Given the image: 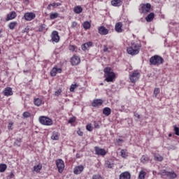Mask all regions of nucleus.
I'll return each instance as SVG.
<instances>
[{
    "instance_id": "f257e3e1",
    "label": "nucleus",
    "mask_w": 179,
    "mask_h": 179,
    "mask_svg": "<svg viewBox=\"0 0 179 179\" xmlns=\"http://www.w3.org/2000/svg\"><path fill=\"white\" fill-rule=\"evenodd\" d=\"M105 80L106 82H114L115 79V73L113 71L111 67H106L103 69Z\"/></svg>"
},
{
    "instance_id": "f03ea898",
    "label": "nucleus",
    "mask_w": 179,
    "mask_h": 179,
    "mask_svg": "<svg viewBox=\"0 0 179 179\" xmlns=\"http://www.w3.org/2000/svg\"><path fill=\"white\" fill-rule=\"evenodd\" d=\"M142 46L141 44L133 43L131 46L127 48V51L129 55H137L139 54V51H141V48Z\"/></svg>"
},
{
    "instance_id": "7ed1b4c3",
    "label": "nucleus",
    "mask_w": 179,
    "mask_h": 179,
    "mask_svg": "<svg viewBox=\"0 0 179 179\" xmlns=\"http://www.w3.org/2000/svg\"><path fill=\"white\" fill-rule=\"evenodd\" d=\"M164 63V59L163 57L155 55L150 58V65H162V64Z\"/></svg>"
},
{
    "instance_id": "20e7f679",
    "label": "nucleus",
    "mask_w": 179,
    "mask_h": 179,
    "mask_svg": "<svg viewBox=\"0 0 179 179\" xmlns=\"http://www.w3.org/2000/svg\"><path fill=\"white\" fill-rule=\"evenodd\" d=\"M141 78V73L138 70H134L133 72L129 74V80L131 83H136Z\"/></svg>"
},
{
    "instance_id": "39448f33",
    "label": "nucleus",
    "mask_w": 179,
    "mask_h": 179,
    "mask_svg": "<svg viewBox=\"0 0 179 179\" xmlns=\"http://www.w3.org/2000/svg\"><path fill=\"white\" fill-rule=\"evenodd\" d=\"M40 124L42 125H52V120L45 116H41L38 118Z\"/></svg>"
},
{
    "instance_id": "423d86ee",
    "label": "nucleus",
    "mask_w": 179,
    "mask_h": 179,
    "mask_svg": "<svg viewBox=\"0 0 179 179\" xmlns=\"http://www.w3.org/2000/svg\"><path fill=\"white\" fill-rule=\"evenodd\" d=\"M161 176H166L169 179H174L177 178V173H175L174 171H167L166 170L161 171L160 173Z\"/></svg>"
},
{
    "instance_id": "0eeeda50",
    "label": "nucleus",
    "mask_w": 179,
    "mask_h": 179,
    "mask_svg": "<svg viewBox=\"0 0 179 179\" xmlns=\"http://www.w3.org/2000/svg\"><path fill=\"white\" fill-rule=\"evenodd\" d=\"M56 166L58 169L59 173H62L64 172V169H65V163L64 160L59 159L56 160Z\"/></svg>"
},
{
    "instance_id": "6e6552de",
    "label": "nucleus",
    "mask_w": 179,
    "mask_h": 179,
    "mask_svg": "<svg viewBox=\"0 0 179 179\" xmlns=\"http://www.w3.org/2000/svg\"><path fill=\"white\" fill-rule=\"evenodd\" d=\"M51 40L52 43H59V35H58V31H53L50 35Z\"/></svg>"
},
{
    "instance_id": "1a4fd4ad",
    "label": "nucleus",
    "mask_w": 179,
    "mask_h": 179,
    "mask_svg": "<svg viewBox=\"0 0 179 179\" xmlns=\"http://www.w3.org/2000/svg\"><path fill=\"white\" fill-rule=\"evenodd\" d=\"M71 65H73V66H75L76 65H79V64H80V57L74 55L71 58Z\"/></svg>"
},
{
    "instance_id": "9d476101",
    "label": "nucleus",
    "mask_w": 179,
    "mask_h": 179,
    "mask_svg": "<svg viewBox=\"0 0 179 179\" xmlns=\"http://www.w3.org/2000/svg\"><path fill=\"white\" fill-rule=\"evenodd\" d=\"M95 154L98 156H106L107 155V152L103 148H100L99 147L94 148Z\"/></svg>"
},
{
    "instance_id": "9b49d317",
    "label": "nucleus",
    "mask_w": 179,
    "mask_h": 179,
    "mask_svg": "<svg viewBox=\"0 0 179 179\" xmlns=\"http://www.w3.org/2000/svg\"><path fill=\"white\" fill-rule=\"evenodd\" d=\"M151 8H152V5H150V3H147L141 6V10L142 13H148V12L150 11Z\"/></svg>"
},
{
    "instance_id": "f8f14e48",
    "label": "nucleus",
    "mask_w": 179,
    "mask_h": 179,
    "mask_svg": "<svg viewBox=\"0 0 179 179\" xmlns=\"http://www.w3.org/2000/svg\"><path fill=\"white\" fill-rule=\"evenodd\" d=\"M24 17L25 20L30 22L31 20H33V19L36 17V14L34 13H25L24 15Z\"/></svg>"
},
{
    "instance_id": "ddd939ff",
    "label": "nucleus",
    "mask_w": 179,
    "mask_h": 179,
    "mask_svg": "<svg viewBox=\"0 0 179 179\" xmlns=\"http://www.w3.org/2000/svg\"><path fill=\"white\" fill-rule=\"evenodd\" d=\"M108 31L109 30L104 26H101L98 28V33H99L101 36H107V34H108Z\"/></svg>"
},
{
    "instance_id": "4468645a",
    "label": "nucleus",
    "mask_w": 179,
    "mask_h": 179,
    "mask_svg": "<svg viewBox=\"0 0 179 179\" xmlns=\"http://www.w3.org/2000/svg\"><path fill=\"white\" fill-rule=\"evenodd\" d=\"M119 179H131V173L128 171L123 172L120 175Z\"/></svg>"
},
{
    "instance_id": "2eb2a0df",
    "label": "nucleus",
    "mask_w": 179,
    "mask_h": 179,
    "mask_svg": "<svg viewBox=\"0 0 179 179\" xmlns=\"http://www.w3.org/2000/svg\"><path fill=\"white\" fill-rule=\"evenodd\" d=\"M103 104V100L101 99H94L92 103V107H100Z\"/></svg>"
},
{
    "instance_id": "dca6fc26",
    "label": "nucleus",
    "mask_w": 179,
    "mask_h": 179,
    "mask_svg": "<svg viewBox=\"0 0 179 179\" xmlns=\"http://www.w3.org/2000/svg\"><path fill=\"white\" fill-rule=\"evenodd\" d=\"M4 96L8 97V96H12L13 94V92L12 91V88L7 87L4 89L3 92Z\"/></svg>"
},
{
    "instance_id": "f3484780",
    "label": "nucleus",
    "mask_w": 179,
    "mask_h": 179,
    "mask_svg": "<svg viewBox=\"0 0 179 179\" xmlns=\"http://www.w3.org/2000/svg\"><path fill=\"white\" fill-rule=\"evenodd\" d=\"M83 169H85L83 167V165H80V166H76L73 169L74 174H80V173H82V171H83Z\"/></svg>"
},
{
    "instance_id": "a211bd4d",
    "label": "nucleus",
    "mask_w": 179,
    "mask_h": 179,
    "mask_svg": "<svg viewBox=\"0 0 179 179\" xmlns=\"http://www.w3.org/2000/svg\"><path fill=\"white\" fill-rule=\"evenodd\" d=\"M15 17H16V12L12 11L10 14L7 15L6 20V22H8V20H13V19H15Z\"/></svg>"
},
{
    "instance_id": "6ab92c4d",
    "label": "nucleus",
    "mask_w": 179,
    "mask_h": 179,
    "mask_svg": "<svg viewBox=\"0 0 179 179\" xmlns=\"http://www.w3.org/2000/svg\"><path fill=\"white\" fill-rule=\"evenodd\" d=\"M115 29L117 33H122V22H117Z\"/></svg>"
},
{
    "instance_id": "aec40b11",
    "label": "nucleus",
    "mask_w": 179,
    "mask_h": 179,
    "mask_svg": "<svg viewBox=\"0 0 179 179\" xmlns=\"http://www.w3.org/2000/svg\"><path fill=\"white\" fill-rule=\"evenodd\" d=\"M93 45L92 42H87L82 45L81 48L83 51H86L90 47H92Z\"/></svg>"
},
{
    "instance_id": "412c9836",
    "label": "nucleus",
    "mask_w": 179,
    "mask_h": 179,
    "mask_svg": "<svg viewBox=\"0 0 179 179\" xmlns=\"http://www.w3.org/2000/svg\"><path fill=\"white\" fill-rule=\"evenodd\" d=\"M102 113L103 115H106V117H108L111 115V108H110L109 107H106L103 109Z\"/></svg>"
},
{
    "instance_id": "4be33fe9",
    "label": "nucleus",
    "mask_w": 179,
    "mask_h": 179,
    "mask_svg": "<svg viewBox=\"0 0 179 179\" xmlns=\"http://www.w3.org/2000/svg\"><path fill=\"white\" fill-rule=\"evenodd\" d=\"M74 13L79 15V13H82L83 12V8L80 6H75L73 8Z\"/></svg>"
},
{
    "instance_id": "5701e85b",
    "label": "nucleus",
    "mask_w": 179,
    "mask_h": 179,
    "mask_svg": "<svg viewBox=\"0 0 179 179\" xmlns=\"http://www.w3.org/2000/svg\"><path fill=\"white\" fill-rule=\"evenodd\" d=\"M111 5H113V6H121V5H122V0H112Z\"/></svg>"
},
{
    "instance_id": "b1692460",
    "label": "nucleus",
    "mask_w": 179,
    "mask_h": 179,
    "mask_svg": "<svg viewBox=\"0 0 179 179\" xmlns=\"http://www.w3.org/2000/svg\"><path fill=\"white\" fill-rule=\"evenodd\" d=\"M153 19H155V14H154V13H150L145 17L146 22H152V20H153Z\"/></svg>"
},
{
    "instance_id": "393cba45",
    "label": "nucleus",
    "mask_w": 179,
    "mask_h": 179,
    "mask_svg": "<svg viewBox=\"0 0 179 179\" xmlns=\"http://www.w3.org/2000/svg\"><path fill=\"white\" fill-rule=\"evenodd\" d=\"M51 139L52 141H58L59 139V134L57 131H53L51 136Z\"/></svg>"
},
{
    "instance_id": "a878e982",
    "label": "nucleus",
    "mask_w": 179,
    "mask_h": 179,
    "mask_svg": "<svg viewBox=\"0 0 179 179\" xmlns=\"http://www.w3.org/2000/svg\"><path fill=\"white\" fill-rule=\"evenodd\" d=\"M41 169H43V164H38V165L34 166V171L36 173H40V171H41Z\"/></svg>"
},
{
    "instance_id": "bb28decb",
    "label": "nucleus",
    "mask_w": 179,
    "mask_h": 179,
    "mask_svg": "<svg viewBox=\"0 0 179 179\" xmlns=\"http://www.w3.org/2000/svg\"><path fill=\"white\" fill-rule=\"evenodd\" d=\"M83 27L85 30H89L92 27V24L88 21H85L83 23Z\"/></svg>"
},
{
    "instance_id": "cd10ccee",
    "label": "nucleus",
    "mask_w": 179,
    "mask_h": 179,
    "mask_svg": "<svg viewBox=\"0 0 179 179\" xmlns=\"http://www.w3.org/2000/svg\"><path fill=\"white\" fill-rule=\"evenodd\" d=\"M22 139L23 137L17 138L14 142V146L20 147V145H22Z\"/></svg>"
},
{
    "instance_id": "c85d7f7f",
    "label": "nucleus",
    "mask_w": 179,
    "mask_h": 179,
    "mask_svg": "<svg viewBox=\"0 0 179 179\" xmlns=\"http://www.w3.org/2000/svg\"><path fill=\"white\" fill-rule=\"evenodd\" d=\"M8 169V166L5 164H0V173H5Z\"/></svg>"
},
{
    "instance_id": "c756f323",
    "label": "nucleus",
    "mask_w": 179,
    "mask_h": 179,
    "mask_svg": "<svg viewBox=\"0 0 179 179\" xmlns=\"http://www.w3.org/2000/svg\"><path fill=\"white\" fill-rule=\"evenodd\" d=\"M59 16V14L58 13H50V20H54V19H57Z\"/></svg>"
},
{
    "instance_id": "7c9ffc66",
    "label": "nucleus",
    "mask_w": 179,
    "mask_h": 179,
    "mask_svg": "<svg viewBox=\"0 0 179 179\" xmlns=\"http://www.w3.org/2000/svg\"><path fill=\"white\" fill-rule=\"evenodd\" d=\"M16 26H17V22H12L8 24V27L10 30H14Z\"/></svg>"
},
{
    "instance_id": "2f4dec72",
    "label": "nucleus",
    "mask_w": 179,
    "mask_h": 179,
    "mask_svg": "<svg viewBox=\"0 0 179 179\" xmlns=\"http://www.w3.org/2000/svg\"><path fill=\"white\" fill-rule=\"evenodd\" d=\"M160 93V88L159 87H155L154 89V92H153V97H155L156 99V97H157V95Z\"/></svg>"
},
{
    "instance_id": "473e14b6",
    "label": "nucleus",
    "mask_w": 179,
    "mask_h": 179,
    "mask_svg": "<svg viewBox=\"0 0 179 179\" xmlns=\"http://www.w3.org/2000/svg\"><path fill=\"white\" fill-rule=\"evenodd\" d=\"M146 172L145 171H141L138 174V179H145Z\"/></svg>"
},
{
    "instance_id": "72a5a7b5",
    "label": "nucleus",
    "mask_w": 179,
    "mask_h": 179,
    "mask_svg": "<svg viewBox=\"0 0 179 179\" xmlns=\"http://www.w3.org/2000/svg\"><path fill=\"white\" fill-rule=\"evenodd\" d=\"M155 160L156 162H163V160H164L163 156H162L160 155H155Z\"/></svg>"
},
{
    "instance_id": "f704fd0d",
    "label": "nucleus",
    "mask_w": 179,
    "mask_h": 179,
    "mask_svg": "<svg viewBox=\"0 0 179 179\" xmlns=\"http://www.w3.org/2000/svg\"><path fill=\"white\" fill-rule=\"evenodd\" d=\"M34 102L35 106H37L38 107L39 106H41L42 101L39 98H37L34 100Z\"/></svg>"
},
{
    "instance_id": "c9c22d12",
    "label": "nucleus",
    "mask_w": 179,
    "mask_h": 179,
    "mask_svg": "<svg viewBox=\"0 0 179 179\" xmlns=\"http://www.w3.org/2000/svg\"><path fill=\"white\" fill-rule=\"evenodd\" d=\"M141 163H148L149 162V158L145 155H143L141 158Z\"/></svg>"
},
{
    "instance_id": "e433bc0d",
    "label": "nucleus",
    "mask_w": 179,
    "mask_h": 179,
    "mask_svg": "<svg viewBox=\"0 0 179 179\" xmlns=\"http://www.w3.org/2000/svg\"><path fill=\"white\" fill-rule=\"evenodd\" d=\"M47 27V25H45V24H41L40 26H39V28H38V31H44V30H45Z\"/></svg>"
},
{
    "instance_id": "4c0bfd02",
    "label": "nucleus",
    "mask_w": 179,
    "mask_h": 179,
    "mask_svg": "<svg viewBox=\"0 0 179 179\" xmlns=\"http://www.w3.org/2000/svg\"><path fill=\"white\" fill-rule=\"evenodd\" d=\"M22 116L24 118H30V117H31V113H30V112L26 111L23 113Z\"/></svg>"
},
{
    "instance_id": "58836bf2",
    "label": "nucleus",
    "mask_w": 179,
    "mask_h": 179,
    "mask_svg": "<svg viewBox=\"0 0 179 179\" xmlns=\"http://www.w3.org/2000/svg\"><path fill=\"white\" fill-rule=\"evenodd\" d=\"M57 67H55L50 71V75H51V76H57Z\"/></svg>"
},
{
    "instance_id": "ea45409f",
    "label": "nucleus",
    "mask_w": 179,
    "mask_h": 179,
    "mask_svg": "<svg viewBox=\"0 0 179 179\" xmlns=\"http://www.w3.org/2000/svg\"><path fill=\"white\" fill-rule=\"evenodd\" d=\"M105 166L106 167H108V169H113V164H111L110 161H106Z\"/></svg>"
},
{
    "instance_id": "a19ab883",
    "label": "nucleus",
    "mask_w": 179,
    "mask_h": 179,
    "mask_svg": "<svg viewBox=\"0 0 179 179\" xmlns=\"http://www.w3.org/2000/svg\"><path fill=\"white\" fill-rule=\"evenodd\" d=\"M173 131L175 132V135H177L178 136H179V127H177V125H174L173 126Z\"/></svg>"
},
{
    "instance_id": "79ce46f5",
    "label": "nucleus",
    "mask_w": 179,
    "mask_h": 179,
    "mask_svg": "<svg viewBox=\"0 0 179 179\" xmlns=\"http://www.w3.org/2000/svg\"><path fill=\"white\" fill-rule=\"evenodd\" d=\"M79 86L78 84H72L70 87V92H75V89Z\"/></svg>"
},
{
    "instance_id": "37998d69",
    "label": "nucleus",
    "mask_w": 179,
    "mask_h": 179,
    "mask_svg": "<svg viewBox=\"0 0 179 179\" xmlns=\"http://www.w3.org/2000/svg\"><path fill=\"white\" fill-rule=\"evenodd\" d=\"M120 153H121L122 157L125 158V157H128V154L127 153V151H125V150H122L120 151Z\"/></svg>"
},
{
    "instance_id": "c03bdc74",
    "label": "nucleus",
    "mask_w": 179,
    "mask_h": 179,
    "mask_svg": "<svg viewBox=\"0 0 179 179\" xmlns=\"http://www.w3.org/2000/svg\"><path fill=\"white\" fill-rule=\"evenodd\" d=\"M86 129H87V131H89V132H92V131H93V127H92L91 124H87L86 126Z\"/></svg>"
},
{
    "instance_id": "a18cd8bd",
    "label": "nucleus",
    "mask_w": 179,
    "mask_h": 179,
    "mask_svg": "<svg viewBox=\"0 0 179 179\" xmlns=\"http://www.w3.org/2000/svg\"><path fill=\"white\" fill-rule=\"evenodd\" d=\"M69 50L70 51H72V52H73V51H75V50H76V46L73 45H70L69 46Z\"/></svg>"
},
{
    "instance_id": "49530a36",
    "label": "nucleus",
    "mask_w": 179,
    "mask_h": 179,
    "mask_svg": "<svg viewBox=\"0 0 179 179\" xmlns=\"http://www.w3.org/2000/svg\"><path fill=\"white\" fill-rule=\"evenodd\" d=\"M76 121V117H73L69 120V124H73Z\"/></svg>"
},
{
    "instance_id": "de8ad7c7",
    "label": "nucleus",
    "mask_w": 179,
    "mask_h": 179,
    "mask_svg": "<svg viewBox=\"0 0 179 179\" xmlns=\"http://www.w3.org/2000/svg\"><path fill=\"white\" fill-rule=\"evenodd\" d=\"M50 5L53 8H58V6H60L61 3H50Z\"/></svg>"
},
{
    "instance_id": "09e8293b",
    "label": "nucleus",
    "mask_w": 179,
    "mask_h": 179,
    "mask_svg": "<svg viewBox=\"0 0 179 179\" xmlns=\"http://www.w3.org/2000/svg\"><path fill=\"white\" fill-rule=\"evenodd\" d=\"M92 179H103L100 175H93Z\"/></svg>"
},
{
    "instance_id": "8fccbe9b",
    "label": "nucleus",
    "mask_w": 179,
    "mask_h": 179,
    "mask_svg": "<svg viewBox=\"0 0 179 179\" xmlns=\"http://www.w3.org/2000/svg\"><path fill=\"white\" fill-rule=\"evenodd\" d=\"M15 177V173L13 172H10V175L7 176V179H12Z\"/></svg>"
},
{
    "instance_id": "3c124183",
    "label": "nucleus",
    "mask_w": 179,
    "mask_h": 179,
    "mask_svg": "<svg viewBox=\"0 0 179 179\" xmlns=\"http://www.w3.org/2000/svg\"><path fill=\"white\" fill-rule=\"evenodd\" d=\"M62 92V90L61 89H59L57 91H56L55 92V96H59V94H61V92Z\"/></svg>"
},
{
    "instance_id": "603ef678",
    "label": "nucleus",
    "mask_w": 179,
    "mask_h": 179,
    "mask_svg": "<svg viewBox=\"0 0 179 179\" xmlns=\"http://www.w3.org/2000/svg\"><path fill=\"white\" fill-rule=\"evenodd\" d=\"M76 26H78V22H73L71 24V29H75V27H76Z\"/></svg>"
},
{
    "instance_id": "864d4df0",
    "label": "nucleus",
    "mask_w": 179,
    "mask_h": 179,
    "mask_svg": "<svg viewBox=\"0 0 179 179\" xmlns=\"http://www.w3.org/2000/svg\"><path fill=\"white\" fill-rule=\"evenodd\" d=\"M103 52H110V51L108 50V48L107 47L106 45H103Z\"/></svg>"
},
{
    "instance_id": "5fc2aeb1",
    "label": "nucleus",
    "mask_w": 179,
    "mask_h": 179,
    "mask_svg": "<svg viewBox=\"0 0 179 179\" xmlns=\"http://www.w3.org/2000/svg\"><path fill=\"white\" fill-rule=\"evenodd\" d=\"M13 122H9L8 123V129H9V130H12L13 129H12V127H13Z\"/></svg>"
},
{
    "instance_id": "6e6d98bb",
    "label": "nucleus",
    "mask_w": 179,
    "mask_h": 179,
    "mask_svg": "<svg viewBox=\"0 0 179 179\" xmlns=\"http://www.w3.org/2000/svg\"><path fill=\"white\" fill-rule=\"evenodd\" d=\"M134 117H136V118H138V120L141 119V115L136 113H134Z\"/></svg>"
},
{
    "instance_id": "4d7b16f0",
    "label": "nucleus",
    "mask_w": 179,
    "mask_h": 179,
    "mask_svg": "<svg viewBox=\"0 0 179 179\" xmlns=\"http://www.w3.org/2000/svg\"><path fill=\"white\" fill-rule=\"evenodd\" d=\"M94 128H96L97 129H99V128H100V125H99V123L95 122L94 124Z\"/></svg>"
},
{
    "instance_id": "13d9d810",
    "label": "nucleus",
    "mask_w": 179,
    "mask_h": 179,
    "mask_svg": "<svg viewBox=\"0 0 179 179\" xmlns=\"http://www.w3.org/2000/svg\"><path fill=\"white\" fill-rule=\"evenodd\" d=\"M78 134L79 135V136H83V132L80 130L78 131Z\"/></svg>"
},
{
    "instance_id": "bf43d9fd",
    "label": "nucleus",
    "mask_w": 179,
    "mask_h": 179,
    "mask_svg": "<svg viewBox=\"0 0 179 179\" xmlns=\"http://www.w3.org/2000/svg\"><path fill=\"white\" fill-rule=\"evenodd\" d=\"M57 73H61V72H62V69H61V68H57Z\"/></svg>"
},
{
    "instance_id": "052dcab7",
    "label": "nucleus",
    "mask_w": 179,
    "mask_h": 179,
    "mask_svg": "<svg viewBox=\"0 0 179 179\" xmlns=\"http://www.w3.org/2000/svg\"><path fill=\"white\" fill-rule=\"evenodd\" d=\"M22 33H29V28H25L24 30H22Z\"/></svg>"
},
{
    "instance_id": "680f3d73",
    "label": "nucleus",
    "mask_w": 179,
    "mask_h": 179,
    "mask_svg": "<svg viewBox=\"0 0 179 179\" xmlns=\"http://www.w3.org/2000/svg\"><path fill=\"white\" fill-rule=\"evenodd\" d=\"M76 157L77 159H80V154L77 153L76 155Z\"/></svg>"
},
{
    "instance_id": "e2e57ef3",
    "label": "nucleus",
    "mask_w": 179,
    "mask_h": 179,
    "mask_svg": "<svg viewBox=\"0 0 179 179\" xmlns=\"http://www.w3.org/2000/svg\"><path fill=\"white\" fill-rule=\"evenodd\" d=\"M51 3H50L48 7H47V9H48V10H51Z\"/></svg>"
},
{
    "instance_id": "0e129e2a",
    "label": "nucleus",
    "mask_w": 179,
    "mask_h": 179,
    "mask_svg": "<svg viewBox=\"0 0 179 179\" xmlns=\"http://www.w3.org/2000/svg\"><path fill=\"white\" fill-rule=\"evenodd\" d=\"M169 138H171V136H173V134H172L171 133H170V134H169Z\"/></svg>"
},
{
    "instance_id": "69168bd1",
    "label": "nucleus",
    "mask_w": 179,
    "mask_h": 179,
    "mask_svg": "<svg viewBox=\"0 0 179 179\" xmlns=\"http://www.w3.org/2000/svg\"><path fill=\"white\" fill-rule=\"evenodd\" d=\"M100 85H101V86H103V83H101Z\"/></svg>"
},
{
    "instance_id": "338daca9",
    "label": "nucleus",
    "mask_w": 179,
    "mask_h": 179,
    "mask_svg": "<svg viewBox=\"0 0 179 179\" xmlns=\"http://www.w3.org/2000/svg\"><path fill=\"white\" fill-rule=\"evenodd\" d=\"M26 1V2H29V0H25Z\"/></svg>"
},
{
    "instance_id": "774afa93",
    "label": "nucleus",
    "mask_w": 179,
    "mask_h": 179,
    "mask_svg": "<svg viewBox=\"0 0 179 179\" xmlns=\"http://www.w3.org/2000/svg\"><path fill=\"white\" fill-rule=\"evenodd\" d=\"M0 54H1V49H0Z\"/></svg>"
}]
</instances>
